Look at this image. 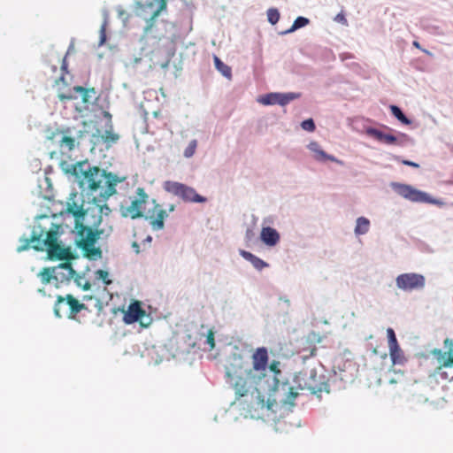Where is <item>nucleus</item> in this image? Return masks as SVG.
Instances as JSON below:
<instances>
[{"label": "nucleus", "mask_w": 453, "mask_h": 453, "mask_svg": "<svg viewBox=\"0 0 453 453\" xmlns=\"http://www.w3.org/2000/svg\"><path fill=\"white\" fill-rule=\"evenodd\" d=\"M334 20L337 21V22L342 23L344 25L347 24V19H346L344 14H342V13H338L335 16Z\"/></svg>", "instance_id": "nucleus-45"}, {"label": "nucleus", "mask_w": 453, "mask_h": 453, "mask_svg": "<svg viewBox=\"0 0 453 453\" xmlns=\"http://www.w3.org/2000/svg\"><path fill=\"white\" fill-rule=\"evenodd\" d=\"M68 211L70 213H72L74 217L76 218H80L81 216L84 215V211H82L81 208H73V207H69L68 208Z\"/></svg>", "instance_id": "nucleus-43"}, {"label": "nucleus", "mask_w": 453, "mask_h": 453, "mask_svg": "<svg viewBox=\"0 0 453 453\" xmlns=\"http://www.w3.org/2000/svg\"><path fill=\"white\" fill-rule=\"evenodd\" d=\"M309 149L311 150H312L313 152H315V154H316L315 157L317 160H319V161L330 160L333 162L342 164V162L337 160L334 156L327 155L324 150H322L317 142H311L309 144Z\"/></svg>", "instance_id": "nucleus-22"}, {"label": "nucleus", "mask_w": 453, "mask_h": 453, "mask_svg": "<svg viewBox=\"0 0 453 453\" xmlns=\"http://www.w3.org/2000/svg\"><path fill=\"white\" fill-rule=\"evenodd\" d=\"M118 139H119V135L118 134H112L111 132H106L105 133L104 140L106 142H117Z\"/></svg>", "instance_id": "nucleus-44"}, {"label": "nucleus", "mask_w": 453, "mask_h": 453, "mask_svg": "<svg viewBox=\"0 0 453 453\" xmlns=\"http://www.w3.org/2000/svg\"><path fill=\"white\" fill-rule=\"evenodd\" d=\"M309 149L311 150H312L313 152H315V154H316L315 157L317 160H319V161L330 160L333 162L342 164V162L337 160L334 156L327 155L324 150H322L317 142H311L309 144Z\"/></svg>", "instance_id": "nucleus-23"}, {"label": "nucleus", "mask_w": 453, "mask_h": 453, "mask_svg": "<svg viewBox=\"0 0 453 453\" xmlns=\"http://www.w3.org/2000/svg\"><path fill=\"white\" fill-rule=\"evenodd\" d=\"M169 210H170L171 211H173L174 210V206H173V205H172V206L170 207V209H169Z\"/></svg>", "instance_id": "nucleus-54"}, {"label": "nucleus", "mask_w": 453, "mask_h": 453, "mask_svg": "<svg viewBox=\"0 0 453 453\" xmlns=\"http://www.w3.org/2000/svg\"><path fill=\"white\" fill-rule=\"evenodd\" d=\"M323 336L319 333L311 332L308 334L305 339L306 347H303L300 350L302 354V358L306 360L310 357H312L316 355L317 347L316 344L320 343L323 341Z\"/></svg>", "instance_id": "nucleus-11"}, {"label": "nucleus", "mask_w": 453, "mask_h": 453, "mask_svg": "<svg viewBox=\"0 0 453 453\" xmlns=\"http://www.w3.org/2000/svg\"><path fill=\"white\" fill-rule=\"evenodd\" d=\"M48 71L47 73H54L58 71V66L55 65H48Z\"/></svg>", "instance_id": "nucleus-48"}, {"label": "nucleus", "mask_w": 453, "mask_h": 453, "mask_svg": "<svg viewBox=\"0 0 453 453\" xmlns=\"http://www.w3.org/2000/svg\"><path fill=\"white\" fill-rule=\"evenodd\" d=\"M197 148V141L192 140L184 150V157L189 158L194 156Z\"/></svg>", "instance_id": "nucleus-35"}, {"label": "nucleus", "mask_w": 453, "mask_h": 453, "mask_svg": "<svg viewBox=\"0 0 453 453\" xmlns=\"http://www.w3.org/2000/svg\"><path fill=\"white\" fill-rule=\"evenodd\" d=\"M296 381L298 388L306 389L311 394L322 391V380L314 369L300 372L296 377Z\"/></svg>", "instance_id": "nucleus-7"}, {"label": "nucleus", "mask_w": 453, "mask_h": 453, "mask_svg": "<svg viewBox=\"0 0 453 453\" xmlns=\"http://www.w3.org/2000/svg\"><path fill=\"white\" fill-rule=\"evenodd\" d=\"M252 366L245 369L240 358L234 357L226 366V382L234 390L235 398L253 418H262L276 412L278 403L275 388L268 384V351L257 348L252 355Z\"/></svg>", "instance_id": "nucleus-1"}, {"label": "nucleus", "mask_w": 453, "mask_h": 453, "mask_svg": "<svg viewBox=\"0 0 453 453\" xmlns=\"http://www.w3.org/2000/svg\"><path fill=\"white\" fill-rule=\"evenodd\" d=\"M370 221L365 217H359L357 219V225L355 227V234L357 235L365 234L369 231Z\"/></svg>", "instance_id": "nucleus-26"}, {"label": "nucleus", "mask_w": 453, "mask_h": 453, "mask_svg": "<svg viewBox=\"0 0 453 453\" xmlns=\"http://www.w3.org/2000/svg\"><path fill=\"white\" fill-rule=\"evenodd\" d=\"M102 231L94 230L90 226H81V228L78 232L80 236L79 246H93L99 239Z\"/></svg>", "instance_id": "nucleus-13"}, {"label": "nucleus", "mask_w": 453, "mask_h": 453, "mask_svg": "<svg viewBox=\"0 0 453 453\" xmlns=\"http://www.w3.org/2000/svg\"><path fill=\"white\" fill-rule=\"evenodd\" d=\"M164 188L167 192L180 197L185 202L204 203L206 201V198L197 194L193 188L180 182L165 181Z\"/></svg>", "instance_id": "nucleus-5"}, {"label": "nucleus", "mask_w": 453, "mask_h": 453, "mask_svg": "<svg viewBox=\"0 0 453 453\" xmlns=\"http://www.w3.org/2000/svg\"><path fill=\"white\" fill-rule=\"evenodd\" d=\"M166 217L167 212L157 203L152 211L149 212V216L147 218L154 230H161L165 226L164 220Z\"/></svg>", "instance_id": "nucleus-14"}, {"label": "nucleus", "mask_w": 453, "mask_h": 453, "mask_svg": "<svg viewBox=\"0 0 453 453\" xmlns=\"http://www.w3.org/2000/svg\"><path fill=\"white\" fill-rule=\"evenodd\" d=\"M214 334L213 329H209L206 334H203V336L206 337L205 342L209 345L210 350L213 349L215 347Z\"/></svg>", "instance_id": "nucleus-38"}, {"label": "nucleus", "mask_w": 453, "mask_h": 453, "mask_svg": "<svg viewBox=\"0 0 453 453\" xmlns=\"http://www.w3.org/2000/svg\"><path fill=\"white\" fill-rule=\"evenodd\" d=\"M82 250L84 251L87 257L90 259H95L97 257H101L102 256V250L100 248H96L95 245L93 246H81V247Z\"/></svg>", "instance_id": "nucleus-29"}, {"label": "nucleus", "mask_w": 453, "mask_h": 453, "mask_svg": "<svg viewBox=\"0 0 453 453\" xmlns=\"http://www.w3.org/2000/svg\"><path fill=\"white\" fill-rule=\"evenodd\" d=\"M264 105L278 104V93H270L258 99Z\"/></svg>", "instance_id": "nucleus-33"}, {"label": "nucleus", "mask_w": 453, "mask_h": 453, "mask_svg": "<svg viewBox=\"0 0 453 453\" xmlns=\"http://www.w3.org/2000/svg\"><path fill=\"white\" fill-rule=\"evenodd\" d=\"M267 18L268 21L274 25L276 24L280 19V13L277 9L271 8L267 11Z\"/></svg>", "instance_id": "nucleus-36"}, {"label": "nucleus", "mask_w": 453, "mask_h": 453, "mask_svg": "<svg viewBox=\"0 0 453 453\" xmlns=\"http://www.w3.org/2000/svg\"><path fill=\"white\" fill-rule=\"evenodd\" d=\"M59 225L52 224L48 231H44L46 238L42 240L40 246L33 245L35 250H43L44 247L47 248L48 256L50 259L65 260L69 259L71 251L69 248H64L58 243L59 234Z\"/></svg>", "instance_id": "nucleus-4"}, {"label": "nucleus", "mask_w": 453, "mask_h": 453, "mask_svg": "<svg viewBox=\"0 0 453 453\" xmlns=\"http://www.w3.org/2000/svg\"><path fill=\"white\" fill-rule=\"evenodd\" d=\"M55 267L50 268L45 267L39 273V277L43 284H48L50 282L51 279L54 278L53 273H55Z\"/></svg>", "instance_id": "nucleus-31"}, {"label": "nucleus", "mask_w": 453, "mask_h": 453, "mask_svg": "<svg viewBox=\"0 0 453 453\" xmlns=\"http://www.w3.org/2000/svg\"><path fill=\"white\" fill-rule=\"evenodd\" d=\"M58 139L59 148L62 151H71L75 148L76 141L70 135V129H58L49 137L50 140Z\"/></svg>", "instance_id": "nucleus-12"}, {"label": "nucleus", "mask_w": 453, "mask_h": 453, "mask_svg": "<svg viewBox=\"0 0 453 453\" xmlns=\"http://www.w3.org/2000/svg\"><path fill=\"white\" fill-rule=\"evenodd\" d=\"M215 67L225 77L230 79L232 76L231 68L224 64L217 56L214 57Z\"/></svg>", "instance_id": "nucleus-28"}, {"label": "nucleus", "mask_w": 453, "mask_h": 453, "mask_svg": "<svg viewBox=\"0 0 453 453\" xmlns=\"http://www.w3.org/2000/svg\"><path fill=\"white\" fill-rule=\"evenodd\" d=\"M66 305L68 306V318H73L77 313L86 308L85 304L81 303L72 295L66 296Z\"/></svg>", "instance_id": "nucleus-21"}, {"label": "nucleus", "mask_w": 453, "mask_h": 453, "mask_svg": "<svg viewBox=\"0 0 453 453\" xmlns=\"http://www.w3.org/2000/svg\"><path fill=\"white\" fill-rule=\"evenodd\" d=\"M301 126H302L303 129L309 131V132H312L315 130V124L311 119L303 121Z\"/></svg>", "instance_id": "nucleus-41"}, {"label": "nucleus", "mask_w": 453, "mask_h": 453, "mask_svg": "<svg viewBox=\"0 0 453 453\" xmlns=\"http://www.w3.org/2000/svg\"><path fill=\"white\" fill-rule=\"evenodd\" d=\"M146 311L142 308L139 301L131 303L126 311H124L123 320L126 324H133L140 321L142 326H148L150 321L144 323L142 319L145 316Z\"/></svg>", "instance_id": "nucleus-10"}, {"label": "nucleus", "mask_w": 453, "mask_h": 453, "mask_svg": "<svg viewBox=\"0 0 453 453\" xmlns=\"http://www.w3.org/2000/svg\"><path fill=\"white\" fill-rule=\"evenodd\" d=\"M307 24H309V19L304 17H298L294 21L292 27L288 30V32H293L298 28L305 27Z\"/></svg>", "instance_id": "nucleus-34"}, {"label": "nucleus", "mask_w": 453, "mask_h": 453, "mask_svg": "<svg viewBox=\"0 0 453 453\" xmlns=\"http://www.w3.org/2000/svg\"><path fill=\"white\" fill-rule=\"evenodd\" d=\"M55 270L54 278L57 280L69 281L75 275V271L73 270L71 263L68 261L59 264L57 267H55Z\"/></svg>", "instance_id": "nucleus-15"}, {"label": "nucleus", "mask_w": 453, "mask_h": 453, "mask_svg": "<svg viewBox=\"0 0 453 453\" xmlns=\"http://www.w3.org/2000/svg\"><path fill=\"white\" fill-rule=\"evenodd\" d=\"M156 3L159 4L158 8L153 12L150 18L147 20V25L144 27V34L149 35L152 32V28L155 25L156 19L158 17V15L166 9L167 6V1L166 0H154Z\"/></svg>", "instance_id": "nucleus-20"}, {"label": "nucleus", "mask_w": 453, "mask_h": 453, "mask_svg": "<svg viewBox=\"0 0 453 453\" xmlns=\"http://www.w3.org/2000/svg\"><path fill=\"white\" fill-rule=\"evenodd\" d=\"M393 365H403L406 362L403 351L399 345L388 348Z\"/></svg>", "instance_id": "nucleus-25"}, {"label": "nucleus", "mask_w": 453, "mask_h": 453, "mask_svg": "<svg viewBox=\"0 0 453 453\" xmlns=\"http://www.w3.org/2000/svg\"><path fill=\"white\" fill-rule=\"evenodd\" d=\"M393 189L403 198L415 203H437L427 193L416 189L411 185L392 183Z\"/></svg>", "instance_id": "nucleus-6"}, {"label": "nucleus", "mask_w": 453, "mask_h": 453, "mask_svg": "<svg viewBox=\"0 0 453 453\" xmlns=\"http://www.w3.org/2000/svg\"><path fill=\"white\" fill-rule=\"evenodd\" d=\"M149 199V196L143 188L136 189V196L132 200L128 206L121 207L123 217H129L133 219L142 218L143 216V209Z\"/></svg>", "instance_id": "nucleus-8"}, {"label": "nucleus", "mask_w": 453, "mask_h": 453, "mask_svg": "<svg viewBox=\"0 0 453 453\" xmlns=\"http://www.w3.org/2000/svg\"><path fill=\"white\" fill-rule=\"evenodd\" d=\"M391 113L403 124L410 125L411 120L403 113L401 109L396 105L390 106Z\"/></svg>", "instance_id": "nucleus-32"}, {"label": "nucleus", "mask_w": 453, "mask_h": 453, "mask_svg": "<svg viewBox=\"0 0 453 453\" xmlns=\"http://www.w3.org/2000/svg\"><path fill=\"white\" fill-rule=\"evenodd\" d=\"M132 247L134 248L136 254L140 253L139 244L136 242L132 243Z\"/></svg>", "instance_id": "nucleus-49"}, {"label": "nucleus", "mask_w": 453, "mask_h": 453, "mask_svg": "<svg viewBox=\"0 0 453 453\" xmlns=\"http://www.w3.org/2000/svg\"><path fill=\"white\" fill-rule=\"evenodd\" d=\"M240 254L243 258L250 261L252 264V265L257 270H262L263 268L268 266V265L265 261H263L262 259H260L259 257H256L255 255L249 251L241 250Z\"/></svg>", "instance_id": "nucleus-24"}, {"label": "nucleus", "mask_w": 453, "mask_h": 453, "mask_svg": "<svg viewBox=\"0 0 453 453\" xmlns=\"http://www.w3.org/2000/svg\"><path fill=\"white\" fill-rule=\"evenodd\" d=\"M299 96V94L292 92L286 94L278 93V104L284 106L288 104L289 102L298 98Z\"/></svg>", "instance_id": "nucleus-30"}, {"label": "nucleus", "mask_w": 453, "mask_h": 453, "mask_svg": "<svg viewBox=\"0 0 453 453\" xmlns=\"http://www.w3.org/2000/svg\"><path fill=\"white\" fill-rule=\"evenodd\" d=\"M65 73H67V64L65 58H64L60 67V75L54 80V86L58 87V99L61 102L74 100L77 98V96L73 94V92L79 93L81 96V101L83 104L82 108L88 110V106L92 104L97 98V93L96 89L94 88H86L81 86H75L73 88V89L64 91L63 88L67 87V83L65 80Z\"/></svg>", "instance_id": "nucleus-3"}, {"label": "nucleus", "mask_w": 453, "mask_h": 453, "mask_svg": "<svg viewBox=\"0 0 453 453\" xmlns=\"http://www.w3.org/2000/svg\"><path fill=\"white\" fill-rule=\"evenodd\" d=\"M66 297H63L58 296L57 298V302L54 305V313L58 318H61L63 314H67V310L65 309L66 305Z\"/></svg>", "instance_id": "nucleus-27"}, {"label": "nucleus", "mask_w": 453, "mask_h": 453, "mask_svg": "<svg viewBox=\"0 0 453 453\" xmlns=\"http://www.w3.org/2000/svg\"><path fill=\"white\" fill-rule=\"evenodd\" d=\"M387 334H388V348L399 345L396 336H395V331L392 328L387 329Z\"/></svg>", "instance_id": "nucleus-39"}, {"label": "nucleus", "mask_w": 453, "mask_h": 453, "mask_svg": "<svg viewBox=\"0 0 453 453\" xmlns=\"http://www.w3.org/2000/svg\"><path fill=\"white\" fill-rule=\"evenodd\" d=\"M151 240H152L151 236H148V237L146 238V241H147V242H151Z\"/></svg>", "instance_id": "nucleus-53"}, {"label": "nucleus", "mask_w": 453, "mask_h": 453, "mask_svg": "<svg viewBox=\"0 0 453 453\" xmlns=\"http://www.w3.org/2000/svg\"><path fill=\"white\" fill-rule=\"evenodd\" d=\"M260 238L264 243L268 246H274L280 241L279 233L273 227H263L260 233Z\"/></svg>", "instance_id": "nucleus-16"}, {"label": "nucleus", "mask_w": 453, "mask_h": 453, "mask_svg": "<svg viewBox=\"0 0 453 453\" xmlns=\"http://www.w3.org/2000/svg\"><path fill=\"white\" fill-rule=\"evenodd\" d=\"M44 235V230L37 232L35 230L33 231V234L30 238H25L22 241V244L17 248L18 252H22L29 249L30 245L34 243V245L40 246L42 242L41 238Z\"/></svg>", "instance_id": "nucleus-18"}, {"label": "nucleus", "mask_w": 453, "mask_h": 453, "mask_svg": "<svg viewBox=\"0 0 453 453\" xmlns=\"http://www.w3.org/2000/svg\"><path fill=\"white\" fill-rule=\"evenodd\" d=\"M412 45H413L415 48L421 50H422L423 52H425L426 55H429V56H431V55H432V53H431L430 51H428V50H425V49H422V48H421V46H420V44H419V42H418V41H414V42H412Z\"/></svg>", "instance_id": "nucleus-46"}, {"label": "nucleus", "mask_w": 453, "mask_h": 453, "mask_svg": "<svg viewBox=\"0 0 453 453\" xmlns=\"http://www.w3.org/2000/svg\"><path fill=\"white\" fill-rule=\"evenodd\" d=\"M402 163L403 165H405L412 166V167H415V168L419 167L418 164H417L415 162H412V161H410V160H403Z\"/></svg>", "instance_id": "nucleus-47"}, {"label": "nucleus", "mask_w": 453, "mask_h": 453, "mask_svg": "<svg viewBox=\"0 0 453 453\" xmlns=\"http://www.w3.org/2000/svg\"><path fill=\"white\" fill-rule=\"evenodd\" d=\"M90 288V283L89 282H86L83 286V289L84 290H88Z\"/></svg>", "instance_id": "nucleus-50"}, {"label": "nucleus", "mask_w": 453, "mask_h": 453, "mask_svg": "<svg viewBox=\"0 0 453 453\" xmlns=\"http://www.w3.org/2000/svg\"><path fill=\"white\" fill-rule=\"evenodd\" d=\"M298 392L296 390V388L294 387H289L285 403L291 405L294 404V400L296 398Z\"/></svg>", "instance_id": "nucleus-37"}, {"label": "nucleus", "mask_w": 453, "mask_h": 453, "mask_svg": "<svg viewBox=\"0 0 453 453\" xmlns=\"http://www.w3.org/2000/svg\"><path fill=\"white\" fill-rule=\"evenodd\" d=\"M96 278L102 280L105 285H110L111 280L108 279L109 273L108 272L99 269L96 272Z\"/></svg>", "instance_id": "nucleus-40"}, {"label": "nucleus", "mask_w": 453, "mask_h": 453, "mask_svg": "<svg viewBox=\"0 0 453 453\" xmlns=\"http://www.w3.org/2000/svg\"><path fill=\"white\" fill-rule=\"evenodd\" d=\"M102 34H103V35H102V42H103L105 40L104 29V28L102 29Z\"/></svg>", "instance_id": "nucleus-51"}, {"label": "nucleus", "mask_w": 453, "mask_h": 453, "mask_svg": "<svg viewBox=\"0 0 453 453\" xmlns=\"http://www.w3.org/2000/svg\"><path fill=\"white\" fill-rule=\"evenodd\" d=\"M280 363L279 361H276V360H273L270 365H269V369L271 372H273L275 376L280 374L281 371L280 369Z\"/></svg>", "instance_id": "nucleus-42"}, {"label": "nucleus", "mask_w": 453, "mask_h": 453, "mask_svg": "<svg viewBox=\"0 0 453 453\" xmlns=\"http://www.w3.org/2000/svg\"><path fill=\"white\" fill-rule=\"evenodd\" d=\"M395 283L397 288L403 291H413L422 289L425 287L426 280L422 274L408 273L398 275Z\"/></svg>", "instance_id": "nucleus-9"}, {"label": "nucleus", "mask_w": 453, "mask_h": 453, "mask_svg": "<svg viewBox=\"0 0 453 453\" xmlns=\"http://www.w3.org/2000/svg\"><path fill=\"white\" fill-rule=\"evenodd\" d=\"M274 380H275L276 384L279 383V380L276 378L274 379Z\"/></svg>", "instance_id": "nucleus-55"}, {"label": "nucleus", "mask_w": 453, "mask_h": 453, "mask_svg": "<svg viewBox=\"0 0 453 453\" xmlns=\"http://www.w3.org/2000/svg\"><path fill=\"white\" fill-rule=\"evenodd\" d=\"M73 174L81 188L86 187L91 193H97L103 201L113 196L117 192V184L125 180L98 166H91L87 160L76 163Z\"/></svg>", "instance_id": "nucleus-2"}, {"label": "nucleus", "mask_w": 453, "mask_h": 453, "mask_svg": "<svg viewBox=\"0 0 453 453\" xmlns=\"http://www.w3.org/2000/svg\"><path fill=\"white\" fill-rule=\"evenodd\" d=\"M445 346L449 347L448 354L451 355L452 353V347H453V342L449 339H446L444 341ZM434 355L437 357L439 360L442 359V363L440 365V368L441 367H452L453 366V357H449L448 358H445V355L447 352H442L441 349H434L433 351Z\"/></svg>", "instance_id": "nucleus-19"}, {"label": "nucleus", "mask_w": 453, "mask_h": 453, "mask_svg": "<svg viewBox=\"0 0 453 453\" xmlns=\"http://www.w3.org/2000/svg\"><path fill=\"white\" fill-rule=\"evenodd\" d=\"M366 134L369 136L376 139L377 141L386 144H395L397 142V138L395 135L385 134L382 131L378 130L376 128H367Z\"/></svg>", "instance_id": "nucleus-17"}, {"label": "nucleus", "mask_w": 453, "mask_h": 453, "mask_svg": "<svg viewBox=\"0 0 453 453\" xmlns=\"http://www.w3.org/2000/svg\"><path fill=\"white\" fill-rule=\"evenodd\" d=\"M163 35H154L155 38L160 39Z\"/></svg>", "instance_id": "nucleus-52"}]
</instances>
